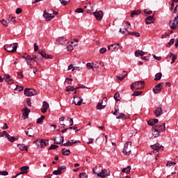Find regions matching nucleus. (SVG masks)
Instances as JSON below:
<instances>
[{
    "mask_svg": "<svg viewBox=\"0 0 178 178\" xmlns=\"http://www.w3.org/2000/svg\"><path fill=\"white\" fill-rule=\"evenodd\" d=\"M159 122V120L158 119H151L147 121V124L149 126H155V124H156V123H158Z\"/></svg>",
    "mask_w": 178,
    "mask_h": 178,
    "instance_id": "2eb2a0df",
    "label": "nucleus"
},
{
    "mask_svg": "<svg viewBox=\"0 0 178 178\" xmlns=\"http://www.w3.org/2000/svg\"><path fill=\"white\" fill-rule=\"evenodd\" d=\"M86 67H88V69H93L94 68V65H91V63H88L86 64Z\"/></svg>",
    "mask_w": 178,
    "mask_h": 178,
    "instance_id": "3c124183",
    "label": "nucleus"
},
{
    "mask_svg": "<svg viewBox=\"0 0 178 178\" xmlns=\"http://www.w3.org/2000/svg\"><path fill=\"white\" fill-rule=\"evenodd\" d=\"M116 119H122L123 120H125V119H129V117L126 116L124 113H119V115L116 117Z\"/></svg>",
    "mask_w": 178,
    "mask_h": 178,
    "instance_id": "412c9836",
    "label": "nucleus"
},
{
    "mask_svg": "<svg viewBox=\"0 0 178 178\" xmlns=\"http://www.w3.org/2000/svg\"><path fill=\"white\" fill-rule=\"evenodd\" d=\"M162 79V72H159L156 74L155 78H154V81H159Z\"/></svg>",
    "mask_w": 178,
    "mask_h": 178,
    "instance_id": "4be33fe9",
    "label": "nucleus"
},
{
    "mask_svg": "<svg viewBox=\"0 0 178 178\" xmlns=\"http://www.w3.org/2000/svg\"><path fill=\"white\" fill-rule=\"evenodd\" d=\"M154 129H156V130H157V131H159L160 133L162 131H165V123L159 126H156Z\"/></svg>",
    "mask_w": 178,
    "mask_h": 178,
    "instance_id": "a211bd4d",
    "label": "nucleus"
},
{
    "mask_svg": "<svg viewBox=\"0 0 178 178\" xmlns=\"http://www.w3.org/2000/svg\"><path fill=\"white\" fill-rule=\"evenodd\" d=\"M106 97H104L103 100L97 105V109H104V108L106 106Z\"/></svg>",
    "mask_w": 178,
    "mask_h": 178,
    "instance_id": "1a4fd4ad",
    "label": "nucleus"
},
{
    "mask_svg": "<svg viewBox=\"0 0 178 178\" xmlns=\"http://www.w3.org/2000/svg\"><path fill=\"white\" fill-rule=\"evenodd\" d=\"M173 165H176V163L172 161H168L167 166H173Z\"/></svg>",
    "mask_w": 178,
    "mask_h": 178,
    "instance_id": "6e6d98bb",
    "label": "nucleus"
},
{
    "mask_svg": "<svg viewBox=\"0 0 178 178\" xmlns=\"http://www.w3.org/2000/svg\"><path fill=\"white\" fill-rule=\"evenodd\" d=\"M119 97H120V94L119 93V92H117L115 95H114V99H115L116 101H119Z\"/></svg>",
    "mask_w": 178,
    "mask_h": 178,
    "instance_id": "a18cd8bd",
    "label": "nucleus"
},
{
    "mask_svg": "<svg viewBox=\"0 0 178 178\" xmlns=\"http://www.w3.org/2000/svg\"><path fill=\"white\" fill-rule=\"evenodd\" d=\"M24 94V95H26V97H33V95H35V90L30 88H25Z\"/></svg>",
    "mask_w": 178,
    "mask_h": 178,
    "instance_id": "6e6552de",
    "label": "nucleus"
},
{
    "mask_svg": "<svg viewBox=\"0 0 178 178\" xmlns=\"http://www.w3.org/2000/svg\"><path fill=\"white\" fill-rule=\"evenodd\" d=\"M57 42H59L60 44H61V45H65V41H66V39L63 37H61V38H58L57 40H56Z\"/></svg>",
    "mask_w": 178,
    "mask_h": 178,
    "instance_id": "a878e982",
    "label": "nucleus"
},
{
    "mask_svg": "<svg viewBox=\"0 0 178 178\" xmlns=\"http://www.w3.org/2000/svg\"><path fill=\"white\" fill-rule=\"evenodd\" d=\"M170 34L169 33H165L164 35L161 36V38H166L167 37H169Z\"/></svg>",
    "mask_w": 178,
    "mask_h": 178,
    "instance_id": "0e129e2a",
    "label": "nucleus"
},
{
    "mask_svg": "<svg viewBox=\"0 0 178 178\" xmlns=\"http://www.w3.org/2000/svg\"><path fill=\"white\" fill-rule=\"evenodd\" d=\"M80 178H87L88 176H87V174L86 172H81L79 174Z\"/></svg>",
    "mask_w": 178,
    "mask_h": 178,
    "instance_id": "79ce46f5",
    "label": "nucleus"
},
{
    "mask_svg": "<svg viewBox=\"0 0 178 178\" xmlns=\"http://www.w3.org/2000/svg\"><path fill=\"white\" fill-rule=\"evenodd\" d=\"M169 26L172 30H175V29H178V18L175 17L173 19L172 22V20L169 22Z\"/></svg>",
    "mask_w": 178,
    "mask_h": 178,
    "instance_id": "39448f33",
    "label": "nucleus"
},
{
    "mask_svg": "<svg viewBox=\"0 0 178 178\" xmlns=\"http://www.w3.org/2000/svg\"><path fill=\"white\" fill-rule=\"evenodd\" d=\"M141 13V10H134L132 11V13H131V17H134V16L136 15H138Z\"/></svg>",
    "mask_w": 178,
    "mask_h": 178,
    "instance_id": "b1692460",
    "label": "nucleus"
},
{
    "mask_svg": "<svg viewBox=\"0 0 178 178\" xmlns=\"http://www.w3.org/2000/svg\"><path fill=\"white\" fill-rule=\"evenodd\" d=\"M48 108H49V104L47 102H43L42 108L41 109L42 113H47V111H48Z\"/></svg>",
    "mask_w": 178,
    "mask_h": 178,
    "instance_id": "4468645a",
    "label": "nucleus"
},
{
    "mask_svg": "<svg viewBox=\"0 0 178 178\" xmlns=\"http://www.w3.org/2000/svg\"><path fill=\"white\" fill-rule=\"evenodd\" d=\"M29 168V166H22L20 168L21 172H19V175H27Z\"/></svg>",
    "mask_w": 178,
    "mask_h": 178,
    "instance_id": "dca6fc26",
    "label": "nucleus"
},
{
    "mask_svg": "<svg viewBox=\"0 0 178 178\" xmlns=\"http://www.w3.org/2000/svg\"><path fill=\"white\" fill-rule=\"evenodd\" d=\"M53 13L52 10H48V12H47V10H45L43 13V17L46 19L47 22H49L52 20L54 17H55V15H52Z\"/></svg>",
    "mask_w": 178,
    "mask_h": 178,
    "instance_id": "7ed1b4c3",
    "label": "nucleus"
},
{
    "mask_svg": "<svg viewBox=\"0 0 178 178\" xmlns=\"http://www.w3.org/2000/svg\"><path fill=\"white\" fill-rule=\"evenodd\" d=\"M130 170H131V167L127 166V168H123L122 170V173H127V174H129V173H130Z\"/></svg>",
    "mask_w": 178,
    "mask_h": 178,
    "instance_id": "cd10ccee",
    "label": "nucleus"
},
{
    "mask_svg": "<svg viewBox=\"0 0 178 178\" xmlns=\"http://www.w3.org/2000/svg\"><path fill=\"white\" fill-rule=\"evenodd\" d=\"M58 169H59L60 172H62V170H65V169H66V166H65V165L58 166Z\"/></svg>",
    "mask_w": 178,
    "mask_h": 178,
    "instance_id": "bf43d9fd",
    "label": "nucleus"
},
{
    "mask_svg": "<svg viewBox=\"0 0 178 178\" xmlns=\"http://www.w3.org/2000/svg\"><path fill=\"white\" fill-rule=\"evenodd\" d=\"M176 59H177V56H176V55L174 54V56H173L172 58V62H171V63H175Z\"/></svg>",
    "mask_w": 178,
    "mask_h": 178,
    "instance_id": "052dcab7",
    "label": "nucleus"
},
{
    "mask_svg": "<svg viewBox=\"0 0 178 178\" xmlns=\"http://www.w3.org/2000/svg\"><path fill=\"white\" fill-rule=\"evenodd\" d=\"M129 35H134L135 37H140V33L138 32H128Z\"/></svg>",
    "mask_w": 178,
    "mask_h": 178,
    "instance_id": "2f4dec72",
    "label": "nucleus"
},
{
    "mask_svg": "<svg viewBox=\"0 0 178 178\" xmlns=\"http://www.w3.org/2000/svg\"><path fill=\"white\" fill-rule=\"evenodd\" d=\"M6 138H8V141H10V143H14L16 140V138H15V137L10 136V135H9V134L6 135Z\"/></svg>",
    "mask_w": 178,
    "mask_h": 178,
    "instance_id": "c85d7f7f",
    "label": "nucleus"
},
{
    "mask_svg": "<svg viewBox=\"0 0 178 178\" xmlns=\"http://www.w3.org/2000/svg\"><path fill=\"white\" fill-rule=\"evenodd\" d=\"M26 102L28 104V106H31V100L30 99V98L26 99Z\"/></svg>",
    "mask_w": 178,
    "mask_h": 178,
    "instance_id": "e2e57ef3",
    "label": "nucleus"
},
{
    "mask_svg": "<svg viewBox=\"0 0 178 178\" xmlns=\"http://www.w3.org/2000/svg\"><path fill=\"white\" fill-rule=\"evenodd\" d=\"M93 15L97 20L99 22H101L102 20V18L104 17V12L102 10H99L93 13Z\"/></svg>",
    "mask_w": 178,
    "mask_h": 178,
    "instance_id": "0eeeda50",
    "label": "nucleus"
},
{
    "mask_svg": "<svg viewBox=\"0 0 178 178\" xmlns=\"http://www.w3.org/2000/svg\"><path fill=\"white\" fill-rule=\"evenodd\" d=\"M173 44H175V38H172L170 40V42L167 44V47H168V48H170V47H172V45H173Z\"/></svg>",
    "mask_w": 178,
    "mask_h": 178,
    "instance_id": "4c0bfd02",
    "label": "nucleus"
},
{
    "mask_svg": "<svg viewBox=\"0 0 178 178\" xmlns=\"http://www.w3.org/2000/svg\"><path fill=\"white\" fill-rule=\"evenodd\" d=\"M33 58H32L31 56L30 55H26V57H25V60H30L33 61Z\"/></svg>",
    "mask_w": 178,
    "mask_h": 178,
    "instance_id": "8fccbe9b",
    "label": "nucleus"
},
{
    "mask_svg": "<svg viewBox=\"0 0 178 178\" xmlns=\"http://www.w3.org/2000/svg\"><path fill=\"white\" fill-rule=\"evenodd\" d=\"M126 76H127V72H126V74L122 76V77L119 76H116V78L118 79V80L122 81V80H124V78L126 77Z\"/></svg>",
    "mask_w": 178,
    "mask_h": 178,
    "instance_id": "ea45409f",
    "label": "nucleus"
},
{
    "mask_svg": "<svg viewBox=\"0 0 178 178\" xmlns=\"http://www.w3.org/2000/svg\"><path fill=\"white\" fill-rule=\"evenodd\" d=\"M154 113L156 118H159L161 115H163V111H162V108L158 107L157 108L155 109L154 111Z\"/></svg>",
    "mask_w": 178,
    "mask_h": 178,
    "instance_id": "ddd939ff",
    "label": "nucleus"
},
{
    "mask_svg": "<svg viewBox=\"0 0 178 178\" xmlns=\"http://www.w3.org/2000/svg\"><path fill=\"white\" fill-rule=\"evenodd\" d=\"M97 177H101V178H104V177H106V176H111V173L108 172V171L104 169L102 170L99 173L97 174Z\"/></svg>",
    "mask_w": 178,
    "mask_h": 178,
    "instance_id": "9d476101",
    "label": "nucleus"
},
{
    "mask_svg": "<svg viewBox=\"0 0 178 178\" xmlns=\"http://www.w3.org/2000/svg\"><path fill=\"white\" fill-rule=\"evenodd\" d=\"M153 58L154 59H155L156 60H161V59H162V57H158L156 55H153Z\"/></svg>",
    "mask_w": 178,
    "mask_h": 178,
    "instance_id": "680f3d73",
    "label": "nucleus"
},
{
    "mask_svg": "<svg viewBox=\"0 0 178 178\" xmlns=\"http://www.w3.org/2000/svg\"><path fill=\"white\" fill-rule=\"evenodd\" d=\"M122 152L125 155L128 156L131 154V142H127L125 143Z\"/></svg>",
    "mask_w": 178,
    "mask_h": 178,
    "instance_id": "20e7f679",
    "label": "nucleus"
},
{
    "mask_svg": "<svg viewBox=\"0 0 178 178\" xmlns=\"http://www.w3.org/2000/svg\"><path fill=\"white\" fill-rule=\"evenodd\" d=\"M119 47H120V44H119V43L111 44V48L113 49H117V48Z\"/></svg>",
    "mask_w": 178,
    "mask_h": 178,
    "instance_id": "c03bdc74",
    "label": "nucleus"
},
{
    "mask_svg": "<svg viewBox=\"0 0 178 178\" xmlns=\"http://www.w3.org/2000/svg\"><path fill=\"white\" fill-rule=\"evenodd\" d=\"M162 87H163V82H161L159 84L156 85L155 87L153 88V92L154 94H158L161 90H162Z\"/></svg>",
    "mask_w": 178,
    "mask_h": 178,
    "instance_id": "9b49d317",
    "label": "nucleus"
},
{
    "mask_svg": "<svg viewBox=\"0 0 178 178\" xmlns=\"http://www.w3.org/2000/svg\"><path fill=\"white\" fill-rule=\"evenodd\" d=\"M59 140H58V138H54V144H63V141H65V139L63 136H60Z\"/></svg>",
    "mask_w": 178,
    "mask_h": 178,
    "instance_id": "6ab92c4d",
    "label": "nucleus"
},
{
    "mask_svg": "<svg viewBox=\"0 0 178 178\" xmlns=\"http://www.w3.org/2000/svg\"><path fill=\"white\" fill-rule=\"evenodd\" d=\"M140 55V56H144V55H145V52L141 51V50H136L135 51V56H138Z\"/></svg>",
    "mask_w": 178,
    "mask_h": 178,
    "instance_id": "5701e85b",
    "label": "nucleus"
},
{
    "mask_svg": "<svg viewBox=\"0 0 178 178\" xmlns=\"http://www.w3.org/2000/svg\"><path fill=\"white\" fill-rule=\"evenodd\" d=\"M53 175H54L55 176H58V175H62V171H60V170L58 168L57 170L53 171Z\"/></svg>",
    "mask_w": 178,
    "mask_h": 178,
    "instance_id": "c9c22d12",
    "label": "nucleus"
},
{
    "mask_svg": "<svg viewBox=\"0 0 178 178\" xmlns=\"http://www.w3.org/2000/svg\"><path fill=\"white\" fill-rule=\"evenodd\" d=\"M42 58H44V59H52V56L47 54V53H44V54L41 55Z\"/></svg>",
    "mask_w": 178,
    "mask_h": 178,
    "instance_id": "473e14b6",
    "label": "nucleus"
},
{
    "mask_svg": "<svg viewBox=\"0 0 178 178\" xmlns=\"http://www.w3.org/2000/svg\"><path fill=\"white\" fill-rule=\"evenodd\" d=\"M56 148H59V146L56 145H51L50 147L49 148V150L51 149H56Z\"/></svg>",
    "mask_w": 178,
    "mask_h": 178,
    "instance_id": "de8ad7c7",
    "label": "nucleus"
},
{
    "mask_svg": "<svg viewBox=\"0 0 178 178\" xmlns=\"http://www.w3.org/2000/svg\"><path fill=\"white\" fill-rule=\"evenodd\" d=\"M67 92H69L70 91H74V87L73 86H67L66 88Z\"/></svg>",
    "mask_w": 178,
    "mask_h": 178,
    "instance_id": "a19ab883",
    "label": "nucleus"
},
{
    "mask_svg": "<svg viewBox=\"0 0 178 178\" xmlns=\"http://www.w3.org/2000/svg\"><path fill=\"white\" fill-rule=\"evenodd\" d=\"M17 147L21 151H29V147L26 145L23 146V144H19Z\"/></svg>",
    "mask_w": 178,
    "mask_h": 178,
    "instance_id": "aec40b11",
    "label": "nucleus"
},
{
    "mask_svg": "<svg viewBox=\"0 0 178 178\" xmlns=\"http://www.w3.org/2000/svg\"><path fill=\"white\" fill-rule=\"evenodd\" d=\"M4 49L7 52L15 54L17 49V43H13L11 44H6L4 46Z\"/></svg>",
    "mask_w": 178,
    "mask_h": 178,
    "instance_id": "f257e3e1",
    "label": "nucleus"
},
{
    "mask_svg": "<svg viewBox=\"0 0 178 178\" xmlns=\"http://www.w3.org/2000/svg\"><path fill=\"white\" fill-rule=\"evenodd\" d=\"M67 120H69L70 126H73V119L72 118H70L67 117Z\"/></svg>",
    "mask_w": 178,
    "mask_h": 178,
    "instance_id": "5fc2aeb1",
    "label": "nucleus"
},
{
    "mask_svg": "<svg viewBox=\"0 0 178 178\" xmlns=\"http://www.w3.org/2000/svg\"><path fill=\"white\" fill-rule=\"evenodd\" d=\"M36 56H35V58L37 60V62H41V60H42V56H41L40 53H38V54H35Z\"/></svg>",
    "mask_w": 178,
    "mask_h": 178,
    "instance_id": "7c9ffc66",
    "label": "nucleus"
},
{
    "mask_svg": "<svg viewBox=\"0 0 178 178\" xmlns=\"http://www.w3.org/2000/svg\"><path fill=\"white\" fill-rule=\"evenodd\" d=\"M34 51L35 52H37V51H38V45H37V43L34 44Z\"/></svg>",
    "mask_w": 178,
    "mask_h": 178,
    "instance_id": "338daca9",
    "label": "nucleus"
},
{
    "mask_svg": "<svg viewBox=\"0 0 178 178\" xmlns=\"http://www.w3.org/2000/svg\"><path fill=\"white\" fill-rule=\"evenodd\" d=\"M143 94V91H134L132 94L133 97H138V95H141Z\"/></svg>",
    "mask_w": 178,
    "mask_h": 178,
    "instance_id": "f704fd0d",
    "label": "nucleus"
},
{
    "mask_svg": "<svg viewBox=\"0 0 178 178\" xmlns=\"http://www.w3.org/2000/svg\"><path fill=\"white\" fill-rule=\"evenodd\" d=\"M67 51H73V46L70 45L67 47Z\"/></svg>",
    "mask_w": 178,
    "mask_h": 178,
    "instance_id": "774afa93",
    "label": "nucleus"
},
{
    "mask_svg": "<svg viewBox=\"0 0 178 178\" xmlns=\"http://www.w3.org/2000/svg\"><path fill=\"white\" fill-rule=\"evenodd\" d=\"M154 16H155V13H154L153 15H149L145 18V22L146 24H151V23H154V22H155Z\"/></svg>",
    "mask_w": 178,
    "mask_h": 178,
    "instance_id": "f8f14e48",
    "label": "nucleus"
},
{
    "mask_svg": "<svg viewBox=\"0 0 178 178\" xmlns=\"http://www.w3.org/2000/svg\"><path fill=\"white\" fill-rule=\"evenodd\" d=\"M143 12H144V13H145V15H151V14H152V10L147 11L146 9H145L143 10Z\"/></svg>",
    "mask_w": 178,
    "mask_h": 178,
    "instance_id": "13d9d810",
    "label": "nucleus"
},
{
    "mask_svg": "<svg viewBox=\"0 0 178 178\" xmlns=\"http://www.w3.org/2000/svg\"><path fill=\"white\" fill-rule=\"evenodd\" d=\"M150 147L152 149H153L154 151H156V152H162V150L163 149V146H162L159 143L152 145Z\"/></svg>",
    "mask_w": 178,
    "mask_h": 178,
    "instance_id": "423d86ee",
    "label": "nucleus"
},
{
    "mask_svg": "<svg viewBox=\"0 0 178 178\" xmlns=\"http://www.w3.org/2000/svg\"><path fill=\"white\" fill-rule=\"evenodd\" d=\"M63 149L61 151H62V153L63 155H66V156L70 155V149Z\"/></svg>",
    "mask_w": 178,
    "mask_h": 178,
    "instance_id": "c756f323",
    "label": "nucleus"
},
{
    "mask_svg": "<svg viewBox=\"0 0 178 178\" xmlns=\"http://www.w3.org/2000/svg\"><path fill=\"white\" fill-rule=\"evenodd\" d=\"M44 119H45V115H41V117L37 120L36 123L38 124L42 123V120H44Z\"/></svg>",
    "mask_w": 178,
    "mask_h": 178,
    "instance_id": "72a5a7b5",
    "label": "nucleus"
},
{
    "mask_svg": "<svg viewBox=\"0 0 178 178\" xmlns=\"http://www.w3.org/2000/svg\"><path fill=\"white\" fill-rule=\"evenodd\" d=\"M160 133L161 132L158 131V129H156V128H154V131L152 132V136H154V138H156V137H159Z\"/></svg>",
    "mask_w": 178,
    "mask_h": 178,
    "instance_id": "bb28decb",
    "label": "nucleus"
},
{
    "mask_svg": "<svg viewBox=\"0 0 178 178\" xmlns=\"http://www.w3.org/2000/svg\"><path fill=\"white\" fill-rule=\"evenodd\" d=\"M9 173L8 171H0V176H8Z\"/></svg>",
    "mask_w": 178,
    "mask_h": 178,
    "instance_id": "49530a36",
    "label": "nucleus"
},
{
    "mask_svg": "<svg viewBox=\"0 0 178 178\" xmlns=\"http://www.w3.org/2000/svg\"><path fill=\"white\" fill-rule=\"evenodd\" d=\"M106 52V48L103 47L99 49V54H105Z\"/></svg>",
    "mask_w": 178,
    "mask_h": 178,
    "instance_id": "864d4df0",
    "label": "nucleus"
},
{
    "mask_svg": "<svg viewBox=\"0 0 178 178\" xmlns=\"http://www.w3.org/2000/svg\"><path fill=\"white\" fill-rule=\"evenodd\" d=\"M23 88H23L22 86H17L15 90H16L17 91H23Z\"/></svg>",
    "mask_w": 178,
    "mask_h": 178,
    "instance_id": "4d7b16f0",
    "label": "nucleus"
},
{
    "mask_svg": "<svg viewBox=\"0 0 178 178\" xmlns=\"http://www.w3.org/2000/svg\"><path fill=\"white\" fill-rule=\"evenodd\" d=\"M60 3H62V5H64V6H66V5H67V3H69V2H70V0H59Z\"/></svg>",
    "mask_w": 178,
    "mask_h": 178,
    "instance_id": "e433bc0d",
    "label": "nucleus"
},
{
    "mask_svg": "<svg viewBox=\"0 0 178 178\" xmlns=\"http://www.w3.org/2000/svg\"><path fill=\"white\" fill-rule=\"evenodd\" d=\"M25 133L28 137H34V133L32 131H25Z\"/></svg>",
    "mask_w": 178,
    "mask_h": 178,
    "instance_id": "58836bf2",
    "label": "nucleus"
},
{
    "mask_svg": "<svg viewBox=\"0 0 178 178\" xmlns=\"http://www.w3.org/2000/svg\"><path fill=\"white\" fill-rule=\"evenodd\" d=\"M15 13H17V15H19V13H22V8H17Z\"/></svg>",
    "mask_w": 178,
    "mask_h": 178,
    "instance_id": "69168bd1",
    "label": "nucleus"
},
{
    "mask_svg": "<svg viewBox=\"0 0 178 178\" xmlns=\"http://www.w3.org/2000/svg\"><path fill=\"white\" fill-rule=\"evenodd\" d=\"M144 84H145L144 81H136L131 85V89L132 90H134V88L135 90H141V88H144Z\"/></svg>",
    "mask_w": 178,
    "mask_h": 178,
    "instance_id": "f03ea898",
    "label": "nucleus"
},
{
    "mask_svg": "<svg viewBox=\"0 0 178 178\" xmlns=\"http://www.w3.org/2000/svg\"><path fill=\"white\" fill-rule=\"evenodd\" d=\"M1 23L4 25L6 27H8V21H6L5 19H2L0 21Z\"/></svg>",
    "mask_w": 178,
    "mask_h": 178,
    "instance_id": "09e8293b",
    "label": "nucleus"
},
{
    "mask_svg": "<svg viewBox=\"0 0 178 178\" xmlns=\"http://www.w3.org/2000/svg\"><path fill=\"white\" fill-rule=\"evenodd\" d=\"M76 13H83V12H84V9L79 8H76L75 10Z\"/></svg>",
    "mask_w": 178,
    "mask_h": 178,
    "instance_id": "37998d69",
    "label": "nucleus"
},
{
    "mask_svg": "<svg viewBox=\"0 0 178 178\" xmlns=\"http://www.w3.org/2000/svg\"><path fill=\"white\" fill-rule=\"evenodd\" d=\"M40 147L43 148V147H47V145H48V144H49V140H48L47 139H42L40 141Z\"/></svg>",
    "mask_w": 178,
    "mask_h": 178,
    "instance_id": "f3484780",
    "label": "nucleus"
},
{
    "mask_svg": "<svg viewBox=\"0 0 178 178\" xmlns=\"http://www.w3.org/2000/svg\"><path fill=\"white\" fill-rule=\"evenodd\" d=\"M61 145H63L64 147H70V145H72V143H70V140H68L67 143H64Z\"/></svg>",
    "mask_w": 178,
    "mask_h": 178,
    "instance_id": "603ef678",
    "label": "nucleus"
},
{
    "mask_svg": "<svg viewBox=\"0 0 178 178\" xmlns=\"http://www.w3.org/2000/svg\"><path fill=\"white\" fill-rule=\"evenodd\" d=\"M31 111L30 109H29L27 107H26L24 109V113H23V115L25 116V118H29V113H30Z\"/></svg>",
    "mask_w": 178,
    "mask_h": 178,
    "instance_id": "393cba45",
    "label": "nucleus"
}]
</instances>
